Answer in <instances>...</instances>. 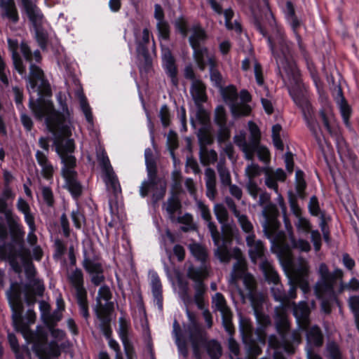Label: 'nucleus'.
<instances>
[{
  "label": "nucleus",
  "instance_id": "nucleus-1",
  "mask_svg": "<svg viewBox=\"0 0 359 359\" xmlns=\"http://www.w3.org/2000/svg\"><path fill=\"white\" fill-rule=\"evenodd\" d=\"M253 26L255 29L266 39L267 45L274 57L279 74L283 79L285 76L290 82L288 86V93L295 104L302 111L311 109L304 84L302 83L299 70L295 62L290 58V49L287 41L281 37L276 45L273 38L269 34L266 27L262 23V19L255 15L252 19Z\"/></svg>",
  "mask_w": 359,
  "mask_h": 359
},
{
  "label": "nucleus",
  "instance_id": "nucleus-2",
  "mask_svg": "<svg viewBox=\"0 0 359 359\" xmlns=\"http://www.w3.org/2000/svg\"><path fill=\"white\" fill-rule=\"evenodd\" d=\"M318 273L319 280L315 287V292L318 298H323L328 295L329 299H323L321 309L325 314H330L332 312V302H337V297L334 291V285L337 280H341L344 273L340 269H335L330 272L325 263L319 265Z\"/></svg>",
  "mask_w": 359,
  "mask_h": 359
},
{
  "label": "nucleus",
  "instance_id": "nucleus-3",
  "mask_svg": "<svg viewBox=\"0 0 359 359\" xmlns=\"http://www.w3.org/2000/svg\"><path fill=\"white\" fill-rule=\"evenodd\" d=\"M8 231L4 219L0 216V261H7L11 269L16 273L22 272V266L18 259L25 252L24 239L20 243L13 241L7 242Z\"/></svg>",
  "mask_w": 359,
  "mask_h": 359
},
{
  "label": "nucleus",
  "instance_id": "nucleus-4",
  "mask_svg": "<svg viewBox=\"0 0 359 359\" xmlns=\"http://www.w3.org/2000/svg\"><path fill=\"white\" fill-rule=\"evenodd\" d=\"M56 97L62 111L56 110L52 102V107H46L44 110L45 123L50 131L69 133V127L65 123H71L72 111L69 109L66 95L60 91L57 94Z\"/></svg>",
  "mask_w": 359,
  "mask_h": 359
},
{
  "label": "nucleus",
  "instance_id": "nucleus-5",
  "mask_svg": "<svg viewBox=\"0 0 359 359\" xmlns=\"http://www.w3.org/2000/svg\"><path fill=\"white\" fill-rule=\"evenodd\" d=\"M18 1L22 15L27 17L34 28L36 41L41 50H46L48 46V34L42 26L44 18L42 11L33 0H18Z\"/></svg>",
  "mask_w": 359,
  "mask_h": 359
},
{
  "label": "nucleus",
  "instance_id": "nucleus-6",
  "mask_svg": "<svg viewBox=\"0 0 359 359\" xmlns=\"http://www.w3.org/2000/svg\"><path fill=\"white\" fill-rule=\"evenodd\" d=\"M22 288L20 283L15 282L11 284L7 292L9 306L12 311V320L17 332H26L29 330L27 325L23 319L24 305L22 300Z\"/></svg>",
  "mask_w": 359,
  "mask_h": 359
},
{
  "label": "nucleus",
  "instance_id": "nucleus-7",
  "mask_svg": "<svg viewBox=\"0 0 359 359\" xmlns=\"http://www.w3.org/2000/svg\"><path fill=\"white\" fill-rule=\"evenodd\" d=\"M39 97L36 100L29 97V107L36 119L41 121L44 118V110L46 107H52V101L47 98L52 96L50 85L47 79L42 80L36 90Z\"/></svg>",
  "mask_w": 359,
  "mask_h": 359
},
{
  "label": "nucleus",
  "instance_id": "nucleus-8",
  "mask_svg": "<svg viewBox=\"0 0 359 359\" xmlns=\"http://www.w3.org/2000/svg\"><path fill=\"white\" fill-rule=\"evenodd\" d=\"M222 89L221 94L224 100L229 103L231 113L235 119L242 116H248L251 112V107L248 104L240 105L236 103L238 92L235 86L229 85Z\"/></svg>",
  "mask_w": 359,
  "mask_h": 359
},
{
  "label": "nucleus",
  "instance_id": "nucleus-9",
  "mask_svg": "<svg viewBox=\"0 0 359 359\" xmlns=\"http://www.w3.org/2000/svg\"><path fill=\"white\" fill-rule=\"evenodd\" d=\"M283 12L285 18L294 35L299 51L302 55H305L306 53V47L299 32L300 27L304 24L302 19L297 16L294 5L291 1H286L285 8Z\"/></svg>",
  "mask_w": 359,
  "mask_h": 359
},
{
  "label": "nucleus",
  "instance_id": "nucleus-10",
  "mask_svg": "<svg viewBox=\"0 0 359 359\" xmlns=\"http://www.w3.org/2000/svg\"><path fill=\"white\" fill-rule=\"evenodd\" d=\"M150 190L154 191L151 196L152 201L156 203L164 198L166 193V184L161 183V181L156 180H144L140 187V196L145 198L149 195Z\"/></svg>",
  "mask_w": 359,
  "mask_h": 359
},
{
  "label": "nucleus",
  "instance_id": "nucleus-11",
  "mask_svg": "<svg viewBox=\"0 0 359 359\" xmlns=\"http://www.w3.org/2000/svg\"><path fill=\"white\" fill-rule=\"evenodd\" d=\"M188 316L191 321L187 327L189 340L191 346L203 345L208 339L206 333L196 321L192 313L188 312Z\"/></svg>",
  "mask_w": 359,
  "mask_h": 359
},
{
  "label": "nucleus",
  "instance_id": "nucleus-12",
  "mask_svg": "<svg viewBox=\"0 0 359 359\" xmlns=\"http://www.w3.org/2000/svg\"><path fill=\"white\" fill-rule=\"evenodd\" d=\"M150 32L147 28L143 29L142 37L140 41L137 42L136 51L138 57H142L144 59V69L149 72L152 67V59L148 49L149 43Z\"/></svg>",
  "mask_w": 359,
  "mask_h": 359
},
{
  "label": "nucleus",
  "instance_id": "nucleus-13",
  "mask_svg": "<svg viewBox=\"0 0 359 359\" xmlns=\"http://www.w3.org/2000/svg\"><path fill=\"white\" fill-rule=\"evenodd\" d=\"M246 243L249 247L248 254L252 262L256 264L258 259H261L262 262L266 259L264 245L260 240L255 241L254 233H251L246 237Z\"/></svg>",
  "mask_w": 359,
  "mask_h": 359
},
{
  "label": "nucleus",
  "instance_id": "nucleus-14",
  "mask_svg": "<svg viewBox=\"0 0 359 359\" xmlns=\"http://www.w3.org/2000/svg\"><path fill=\"white\" fill-rule=\"evenodd\" d=\"M311 311L306 302H300L293 308V315L296 318L298 327L301 330H306L310 325Z\"/></svg>",
  "mask_w": 359,
  "mask_h": 359
},
{
  "label": "nucleus",
  "instance_id": "nucleus-15",
  "mask_svg": "<svg viewBox=\"0 0 359 359\" xmlns=\"http://www.w3.org/2000/svg\"><path fill=\"white\" fill-rule=\"evenodd\" d=\"M0 213L4 214L5 216V219L6 220L9 229L11 241H13L15 243H20L22 239H24L25 231L22 229L21 226L14 219L12 210L7 208L5 212Z\"/></svg>",
  "mask_w": 359,
  "mask_h": 359
},
{
  "label": "nucleus",
  "instance_id": "nucleus-16",
  "mask_svg": "<svg viewBox=\"0 0 359 359\" xmlns=\"http://www.w3.org/2000/svg\"><path fill=\"white\" fill-rule=\"evenodd\" d=\"M62 177L65 182L64 187L74 200H78L83 194V186L78 180V173L67 172Z\"/></svg>",
  "mask_w": 359,
  "mask_h": 359
},
{
  "label": "nucleus",
  "instance_id": "nucleus-17",
  "mask_svg": "<svg viewBox=\"0 0 359 359\" xmlns=\"http://www.w3.org/2000/svg\"><path fill=\"white\" fill-rule=\"evenodd\" d=\"M241 332L243 334V341L245 344L248 353L251 357H257L262 352L259 344L255 339L253 332L250 326L244 330L243 327H241Z\"/></svg>",
  "mask_w": 359,
  "mask_h": 359
},
{
  "label": "nucleus",
  "instance_id": "nucleus-18",
  "mask_svg": "<svg viewBox=\"0 0 359 359\" xmlns=\"http://www.w3.org/2000/svg\"><path fill=\"white\" fill-rule=\"evenodd\" d=\"M1 17L17 24L20 20L19 13L14 0H0Z\"/></svg>",
  "mask_w": 359,
  "mask_h": 359
},
{
  "label": "nucleus",
  "instance_id": "nucleus-19",
  "mask_svg": "<svg viewBox=\"0 0 359 359\" xmlns=\"http://www.w3.org/2000/svg\"><path fill=\"white\" fill-rule=\"evenodd\" d=\"M241 279H243L244 284L247 288L251 289L252 287V277L246 274L245 264L243 262L238 260L233 264L231 272V281L236 283Z\"/></svg>",
  "mask_w": 359,
  "mask_h": 359
},
{
  "label": "nucleus",
  "instance_id": "nucleus-20",
  "mask_svg": "<svg viewBox=\"0 0 359 359\" xmlns=\"http://www.w3.org/2000/svg\"><path fill=\"white\" fill-rule=\"evenodd\" d=\"M191 34L189 43L191 48L205 46L208 36L205 29L200 24H195L191 28Z\"/></svg>",
  "mask_w": 359,
  "mask_h": 359
},
{
  "label": "nucleus",
  "instance_id": "nucleus-21",
  "mask_svg": "<svg viewBox=\"0 0 359 359\" xmlns=\"http://www.w3.org/2000/svg\"><path fill=\"white\" fill-rule=\"evenodd\" d=\"M44 74L43 70L35 64L31 63L29 66V74L28 76V84L27 86L28 90L31 93H35L42 80H44Z\"/></svg>",
  "mask_w": 359,
  "mask_h": 359
},
{
  "label": "nucleus",
  "instance_id": "nucleus-22",
  "mask_svg": "<svg viewBox=\"0 0 359 359\" xmlns=\"http://www.w3.org/2000/svg\"><path fill=\"white\" fill-rule=\"evenodd\" d=\"M338 97H339L337 98V102L339 106V111H340L343 122H344L345 126L348 129L351 130L352 125L350 121V118L352 115L353 110H352L351 107L348 104L346 99L344 96V94H343V92H342V90L341 88H339V92H338Z\"/></svg>",
  "mask_w": 359,
  "mask_h": 359
},
{
  "label": "nucleus",
  "instance_id": "nucleus-23",
  "mask_svg": "<svg viewBox=\"0 0 359 359\" xmlns=\"http://www.w3.org/2000/svg\"><path fill=\"white\" fill-rule=\"evenodd\" d=\"M151 292L152 294L154 299V302H156V305L158 306V308L159 310H163V290H162V284L161 279L157 274V273L154 272L151 275Z\"/></svg>",
  "mask_w": 359,
  "mask_h": 359
},
{
  "label": "nucleus",
  "instance_id": "nucleus-24",
  "mask_svg": "<svg viewBox=\"0 0 359 359\" xmlns=\"http://www.w3.org/2000/svg\"><path fill=\"white\" fill-rule=\"evenodd\" d=\"M190 92L196 104L206 102V86L201 79L191 83Z\"/></svg>",
  "mask_w": 359,
  "mask_h": 359
},
{
  "label": "nucleus",
  "instance_id": "nucleus-25",
  "mask_svg": "<svg viewBox=\"0 0 359 359\" xmlns=\"http://www.w3.org/2000/svg\"><path fill=\"white\" fill-rule=\"evenodd\" d=\"M144 158L148 179L161 181V179L158 177L157 165L156 160L153 157L151 149L147 148L145 149Z\"/></svg>",
  "mask_w": 359,
  "mask_h": 359
},
{
  "label": "nucleus",
  "instance_id": "nucleus-26",
  "mask_svg": "<svg viewBox=\"0 0 359 359\" xmlns=\"http://www.w3.org/2000/svg\"><path fill=\"white\" fill-rule=\"evenodd\" d=\"M68 278L69 283L76 290V295L87 292L84 287L83 273L81 269L76 268L72 272Z\"/></svg>",
  "mask_w": 359,
  "mask_h": 359
},
{
  "label": "nucleus",
  "instance_id": "nucleus-27",
  "mask_svg": "<svg viewBox=\"0 0 359 359\" xmlns=\"http://www.w3.org/2000/svg\"><path fill=\"white\" fill-rule=\"evenodd\" d=\"M306 340L307 342L315 347H320L323 344L324 337L320 328L318 325H313L307 330Z\"/></svg>",
  "mask_w": 359,
  "mask_h": 359
},
{
  "label": "nucleus",
  "instance_id": "nucleus-28",
  "mask_svg": "<svg viewBox=\"0 0 359 359\" xmlns=\"http://www.w3.org/2000/svg\"><path fill=\"white\" fill-rule=\"evenodd\" d=\"M259 267L266 280L269 283H273L274 285L280 283V277L277 271L267 259L261 262Z\"/></svg>",
  "mask_w": 359,
  "mask_h": 359
},
{
  "label": "nucleus",
  "instance_id": "nucleus-29",
  "mask_svg": "<svg viewBox=\"0 0 359 359\" xmlns=\"http://www.w3.org/2000/svg\"><path fill=\"white\" fill-rule=\"evenodd\" d=\"M203 347L210 359H219L222 355V348L221 344L217 339H206Z\"/></svg>",
  "mask_w": 359,
  "mask_h": 359
},
{
  "label": "nucleus",
  "instance_id": "nucleus-30",
  "mask_svg": "<svg viewBox=\"0 0 359 359\" xmlns=\"http://www.w3.org/2000/svg\"><path fill=\"white\" fill-rule=\"evenodd\" d=\"M60 149L57 148V153L61 158L63 166L61 169L62 176H65L67 172H77L74 168L76 165V158L74 156L69 154H61L59 151Z\"/></svg>",
  "mask_w": 359,
  "mask_h": 359
},
{
  "label": "nucleus",
  "instance_id": "nucleus-31",
  "mask_svg": "<svg viewBox=\"0 0 359 359\" xmlns=\"http://www.w3.org/2000/svg\"><path fill=\"white\" fill-rule=\"evenodd\" d=\"M319 116L327 133L331 136H336L337 135V129L332 124V121H334V118L332 111L330 110L327 111L325 109H321L319 111Z\"/></svg>",
  "mask_w": 359,
  "mask_h": 359
},
{
  "label": "nucleus",
  "instance_id": "nucleus-32",
  "mask_svg": "<svg viewBox=\"0 0 359 359\" xmlns=\"http://www.w3.org/2000/svg\"><path fill=\"white\" fill-rule=\"evenodd\" d=\"M162 62L166 74L178 71L175 58L169 48H162Z\"/></svg>",
  "mask_w": 359,
  "mask_h": 359
},
{
  "label": "nucleus",
  "instance_id": "nucleus-33",
  "mask_svg": "<svg viewBox=\"0 0 359 359\" xmlns=\"http://www.w3.org/2000/svg\"><path fill=\"white\" fill-rule=\"evenodd\" d=\"M205 176L207 196L214 198L217 194L215 172L212 168H207L205 170Z\"/></svg>",
  "mask_w": 359,
  "mask_h": 359
},
{
  "label": "nucleus",
  "instance_id": "nucleus-34",
  "mask_svg": "<svg viewBox=\"0 0 359 359\" xmlns=\"http://www.w3.org/2000/svg\"><path fill=\"white\" fill-rule=\"evenodd\" d=\"M193 57L196 62L198 69L201 71H204L207 66L205 61V56L208 54V48L205 46L193 48Z\"/></svg>",
  "mask_w": 359,
  "mask_h": 359
},
{
  "label": "nucleus",
  "instance_id": "nucleus-35",
  "mask_svg": "<svg viewBox=\"0 0 359 359\" xmlns=\"http://www.w3.org/2000/svg\"><path fill=\"white\" fill-rule=\"evenodd\" d=\"M233 125V121H229L227 125L217 126V141L219 144H224L229 141L231 135V128Z\"/></svg>",
  "mask_w": 359,
  "mask_h": 359
},
{
  "label": "nucleus",
  "instance_id": "nucleus-36",
  "mask_svg": "<svg viewBox=\"0 0 359 359\" xmlns=\"http://www.w3.org/2000/svg\"><path fill=\"white\" fill-rule=\"evenodd\" d=\"M224 15L225 18V27L228 30H235L238 33L242 32L241 23L237 20H235L233 22L231 21L234 16V12L231 8L224 10Z\"/></svg>",
  "mask_w": 359,
  "mask_h": 359
},
{
  "label": "nucleus",
  "instance_id": "nucleus-37",
  "mask_svg": "<svg viewBox=\"0 0 359 359\" xmlns=\"http://www.w3.org/2000/svg\"><path fill=\"white\" fill-rule=\"evenodd\" d=\"M71 219L74 227L79 230H80L86 223V218L84 210L79 205L75 210L72 211Z\"/></svg>",
  "mask_w": 359,
  "mask_h": 359
},
{
  "label": "nucleus",
  "instance_id": "nucleus-38",
  "mask_svg": "<svg viewBox=\"0 0 359 359\" xmlns=\"http://www.w3.org/2000/svg\"><path fill=\"white\" fill-rule=\"evenodd\" d=\"M83 266L86 271L90 275L95 273H103L104 269L101 263L95 262L89 257H85L83 261Z\"/></svg>",
  "mask_w": 359,
  "mask_h": 359
},
{
  "label": "nucleus",
  "instance_id": "nucleus-39",
  "mask_svg": "<svg viewBox=\"0 0 359 359\" xmlns=\"http://www.w3.org/2000/svg\"><path fill=\"white\" fill-rule=\"evenodd\" d=\"M113 309L114 304L112 302L108 301L105 304H102L98 300L95 314L99 319H110L109 316Z\"/></svg>",
  "mask_w": 359,
  "mask_h": 359
},
{
  "label": "nucleus",
  "instance_id": "nucleus-40",
  "mask_svg": "<svg viewBox=\"0 0 359 359\" xmlns=\"http://www.w3.org/2000/svg\"><path fill=\"white\" fill-rule=\"evenodd\" d=\"M191 255L202 263H205L208 259L206 249L201 244L195 243L189 245Z\"/></svg>",
  "mask_w": 359,
  "mask_h": 359
},
{
  "label": "nucleus",
  "instance_id": "nucleus-41",
  "mask_svg": "<svg viewBox=\"0 0 359 359\" xmlns=\"http://www.w3.org/2000/svg\"><path fill=\"white\" fill-rule=\"evenodd\" d=\"M174 27L176 30L183 38H186L189 32V22L184 15H180L175 19Z\"/></svg>",
  "mask_w": 359,
  "mask_h": 359
},
{
  "label": "nucleus",
  "instance_id": "nucleus-42",
  "mask_svg": "<svg viewBox=\"0 0 359 359\" xmlns=\"http://www.w3.org/2000/svg\"><path fill=\"white\" fill-rule=\"evenodd\" d=\"M214 123L217 126L229 124L226 111L223 105H218L214 112Z\"/></svg>",
  "mask_w": 359,
  "mask_h": 359
},
{
  "label": "nucleus",
  "instance_id": "nucleus-43",
  "mask_svg": "<svg viewBox=\"0 0 359 359\" xmlns=\"http://www.w3.org/2000/svg\"><path fill=\"white\" fill-rule=\"evenodd\" d=\"M254 312L258 325L257 328L266 329L271 324L269 316L265 314L262 309L258 306H254Z\"/></svg>",
  "mask_w": 359,
  "mask_h": 359
},
{
  "label": "nucleus",
  "instance_id": "nucleus-44",
  "mask_svg": "<svg viewBox=\"0 0 359 359\" xmlns=\"http://www.w3.org/2000/svg\"><path fill=\"white\" fill-rule=\"evenodd\" d=\"M269 346L273 349H278L280 348L287 351L288 348L291 346V344L288 339H285V342L280 337L278 339L275 334H271L268 339Z\"/></svg>",
  "mask_w": 359,
  "mask_h": 359
},
{
  "label": "nucleus",
  "instance_id": "nucleus-45",
  "mask_svg": "<svg viewBox=\"0 0 359 359\" xmlns=\"http://www.w3.org/2000/svg\"><path fill=\"white\" fill-rule=\"evenodd\" d=\"M77 304L79 307L80 314L85 318L88 319L90 317L88 310V303L87 299V292L76 295Z\"/></svg>",
  "mask_w": 359,
  "mask_h": 359
},
{
  "label": "nucleus",
  "instance_id": "nucleus-46",
  "mask_svg": "<svg viewBox=\"0 0 359 359\" xmlns=\"http://www.w3.org/2000/svg\"><path fill=\"white\" fill-rule=\"evenodd\" d=\"M42 318L46 327L49 329L56 327L62 319V314L57 311H54L52 313H43Z\"/></svg>",
  "mask_w": 359,
  "mask_h": 359
},
{
  "label": "nucleus",
  "instance_id": "nucleus-47",
  "mask_svg": "<svg viewBox=\"0 0 359 359\" xmlns=\"http://www.w3.org/2000/svg\"><path fill=\"white\" fill-rule=\"evenodd\" d=\"M212 304H215L216 310L219 311L221 314L231 311L230 308L227 306L226 301L224 295L220 292H217L212 298Z\"/></svg>",
  "mask_w": 359,
  "mask_h": 359
},
{
  "label": "nucleus",
  "instance_id": "nucleus-48",
  "mask_svg": "<svg viewBox=\"0 0 359 359\" xmlns=\"http://www.w3.org/2000/svg\"><path fill=\"white\" fill-rule=\"evenodd\" d=\"M80 100V107L81 109L85 115L86 119L88 123H93V116L91 108L88 102V100L85 95L81 93L79 95Z\"/></svg>",
  "mask_w": 359,
  "mask_h": 359
},
{
  "label": "nucleus",
  "instance_id": "nucleus-49",
  "mask_svg": "<svg viewBox=\"0 0 359 359\" xmlns=\"http://www.w3.org/2000/svg\"><path fill=\"white\" fill-rule=\"evenodd\" d=\"M182 208V204L178 196L172 193V196L168 199L166 211L170 215H175Z\"/></svg>",
  "mask_w": 359,
  "mask_h": 359
},
{
  "label": "nucleus",
  "instance_id": "nucleus-50",
  "mask_svg": "<svg viewBox=\"0 0 359 359\" xmlns=\"http://www.w3.org/2000/svg\"><path fill=\"white\" fill-rule=\"evenodd\" d=\"M271 292L275 301L284 303L288 300L287 293L283 288V285L280 283L274 284L271 287Z\"/></svg>",
  "mask_w": 359,
  "mask_h": 359
},
{
  "label": "nucleus",
  "instance_id": "nucleus-51",
  "mask_svg": "<svg viewBox=\"0 0 359 359\" xmlns=\"http://www.w3.org/2000/svg\"><path fill=\"white\" fill-rule=\"evenodd\" d=\"M198 142L200 144V149L206 148L207 145H210L213 143V139L211 137L208 130L205 128H201L198 133Z\"/></svg>",
  "mask_w": 359,
  "mask_h": 359
},
{
  "label": "nucleus",
  "instance_id": "nucleus-52",
  "mask_svg": "<svg viewBox=\"0 0 359 359\" xmlns=\"http://www.w3.org/2000/svg\"><path fill=\"white\" fill-rule=\"evenodd\" d=\"M200 159L203 165H208L210 163H215L217 160V154L213 150H208L207 148L200 149Z\"/></svg>",
  "mask_w": 359,
  "mask_h": 359
},
{
  "label": "nucleus",
  "instance_id": "nucleus-53",
  "mask_svg": "<svg viewBox=\"0 0 359 359\" xmlns=\"http://www.w3.org/2000/svg\"><path fill=\"white\" fill-rule=\"evenodd\" d=\"M276 328L280 337L285 342V339H288L290 332V325L287 320L285 318H280L276 323Z\"/></svg>",
  "mask_w": 359,
  "mask_h": 359
},
{
  "label": "nucleus",
  "instance_id": "nucleus-54",
  "mask_svg": "<svg viewBox=\"0 0 359 359\" xmlns=\"http://www.w3.org/2000/svg\"><path fill=\"white\" fill-rule=\"evenodd\" d=\"M280 226L278 217L264 219V231L269 236L272 235Z\"/></svg>",
  "mask_w": 359,
  "mask_h": 359
},
{
  "label": "nucleus",
  "instance_id": "nucleus-55",
  "mask_svg": "<svg viewBox=\"0 0 359 359\" xmlns=\"http://www.w3.org/2000/svg\"><path fill=\"white\" fill-rule=\"evenodd\" d=\"M97 161L105 175L114 172L109 158L104 151L101 154L97 155Z\"/></svg>",
  "mask_w": 359,
  "mask_h": 359
},
{
  "label": "nucleus",
  "instance_id": "nucleus-56",
  "mask_svg": "<svg viewBox=\"0 0 359 359\" xmlns=\"http://www.w3.org/2000/svg\"><path fill=\"white\" fill-rule=\"evenodd\" d=\"M304 114V119L306 123V126L311 132L312 135L318 139V129L320 130V128L319 127V125L316 120L313 118H312L311 116H309V113H308L307 111H302Z\"/></svg>",
  "mask_w": 359,
  "mask_h": 359
},
{
  "label": "nucleus",
  "instance_id": "nucleus-57",
  "mask_svg": "<svg viewBox=\"0 0 359 359\" xmlns=\"http://www.w3.org/2000/svg\"><path fill=\"white\" fill-rule=\"evenodd\" d=\"M217 168L220 179V182L222 184V185H224V187L231 185V177L228 168L221 163H219L217 165Z\"/></svg>",
  "mask_w": 359,
  "mask_h": 359
},
{
  "label": "nucleus",
  "instance_id": "nucleus-58",
  "mask_svg": "<svg viewBox=\"0 0 359 359\" xmlns=\"http://www.w3.org/2000/svg\"><path fill=\"white\" fill-rule=\"evenodd\" d=\"M119 328L118 331V334L119 338L121 339L122 342L127 341L129 339L128 338V329L130 326V323L126 320L123 317H120L118 319Z\"/></svg>",
  "mask_w": 359,
  "mask_h": 359
},
{
  "label": "nucleus",
  "instance_id": "nucleus-59",
  "mask_svg": "<svg viewBox=\"0 0 359 359\" xmlns=\"http://www.w3.org/2000/svg\"><path fill=\"white\" fill-rule=\"evenodd\" d=\"M222 325L225 331L229 334L233 335L235 332L234 326L232 322L233 313L231 311L221 314Z\"/></svg>",
  "mask_w": 359,
  "mask_h": 359
},
{
  "label": "nucleus",
  "instance_id": "nucleus-60",
  "mask_svg": "<svg viewBox=\"0 0 359 359\" xmlns=\"http://www.w3.org/2000/svg\"><path fill=\"white\" fill-rule=\"evenodd\" d=\"M326 348L329 359H342L341 351L335 341L328 342Z\"/></svg>",
  "mask_w": 359,
  "mask_h": 359
},
{
  "label": "nucleus",
  "instance_id": "nucleus-61",
  "mask_svg": "<svg viewBox=\"0 0 359 359\" xmlns=\"http://www.w3.org/2000/svg\"><path fill=\"white\" fill-rule=\"evenodd\" d=\"M56 144V150L60 149L59 151L61 154H71L74 151L75 149V144L74 141L72 139H68L65 141V143L59 142L58 141L55 142Z\"/></svg>",
  "mask_w": 359,
  "mask_h": 359
},
{
  "label": "nucleus",
  "instance_id": "nucleus-62",
  "mask_svg": "<svg viewBox=\"0 0 359 359\" xmlns=\"http://www.w3.org/2000/svg\"><path fill=\"white\" fill-rule=\"evenodd\" d=\"M204 269L202 267L194 268L190 267L188 270V277L195 282V284L203 283Z\"/></svg>",
  "mask_w": 359,
  "mask_h": 359
},
{
  "label": "nucleus",
  "instance_id": "nucleus-63",
  "mask_svg": "<svg viewBox=\"0 0 359 359\" xmlns=\"http://www.w3.org/2000/svg\"><path fill=\"white\" fill-rule=\"evenodd\" d=\"M219 245V244L217 245V249L215 251V256L220 260L221 262H229L231 257L230 252L224 245L221 246Z\"/></svg>",
  "mask_w": 359,
  "mask_h": 359
},
{
  "label": "nucleus",
  "instance_id": "nucleus-64",
  "mask_svg": "<svg viewBox=\"0 0 359 359\" xmlns=\"http://www.w3.org/2000/svg\"><path fill=\"white\" fill-rule=\"evenodd\" d=\"M214 210L217 219L220 224H223L227 221L228 212L223 205L216 204Z\"/></svg>",
  "mask_w": 359,
  "mask_h": 359
}]
</instances>
